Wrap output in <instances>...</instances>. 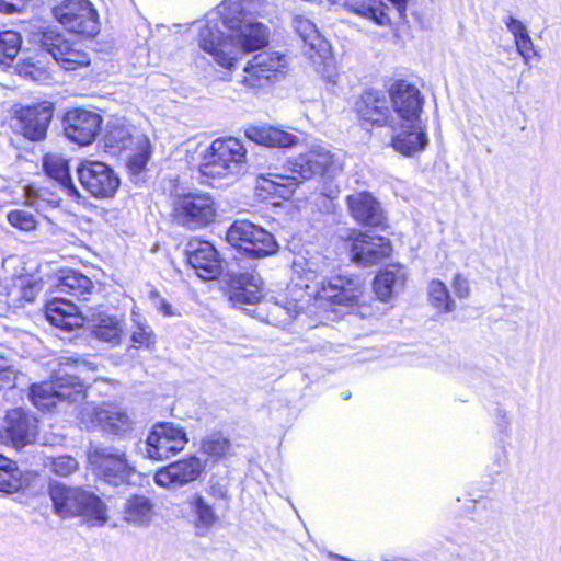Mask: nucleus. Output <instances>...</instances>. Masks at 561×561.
Listing matches in <instances>:
<instances>
[{
    "label": "nucleus",
    "instance_id": "1",
    "mask_svg": "<svg viewBox=\"0 0 561 561\" xmlns=\"http://www.w3.org/2000/svg\"><path fill=\"white\" fill-rule=\"evenodd\" d=\"M265 0H227L208 15L199 31V47L224 68L231 69L237 53H251L268 43V28L255 20Z\"/></svg>",
    "mask_w": 561,
    "mask_h": 561
},
{
    "label": "nucleus",
    "instance_id": "2",
    "mask_svg": "<svg viewBox=\"0 0 561 561\" xmlns=\"http://www.w3.org/2000/svg\"><path fill=\"white\" fill-rule=\"evenodd\" d=\"M342 170V164L325 148H317L287 161L282 167V171L276 165H268L266 171L257 174L262 190L283 196L277 187L286 190L285 193H293L294 190L304 181L310 180L316 175L333 176Z\"/></svg>",
    "mask_w": 561,
    "mask_h": 561
},
{
    "label": "nucleus",
    "instance_id": "3",
    "mask_svg": "<svg viewBox=\"0 0 561 561\" xmlns=\"http://www.w3.org/2000/svg\"><path fill=\"white\" fill-rule=\"evenodd\" d=\"M46 318L51 325L64 331H72L91 323L94 335L110 343H118L123 333L122 321L115 316L106 314L101 308L83 311L65 298H54L46 305Z\"/></svg>",
    "mask_w": 561,
    "mask_h": 561
},
{
    "label": "nucleus",
    "instance_id": "4",
    "mask_svg": "<svg viewBox=\"0 0 561 561\" xmlns=\"http://www.w3.org/2000/svg\"><path fill=\"white\" fill-rule=\"evenodd\" d=\"M60 368L50 381L34 383L30 389V399L42 411H51L58 405L79 403L84 400L85 392L79 377L66 368L73 367L76 373L85 367V362L72 356L59 359Z\"/></svg>",
    "mask_w": 561,
    "mask_h": 561
},
{
    "label": "nucleus",
    "instance_id": "5",
    "mask_svg": "<svg viewBox=\"0 0 561 561\" xmlns=\"http://www.w3.org/2000/svg\"><path fill=\"white\" fill-rule=\"evenodd\" d=\"M48 493L54 513L64 519L81 516L96 525L107 520L105 503L92 491L53 481Z\"/></svg>",
    "mask_w": 561,
    "mask_h": 561
},
{
    "label": "nucleus",
    "instance_id": "6",
    "mask_svg": "<svg viewBox=\"0 0 561 561\" xmlns=\"http://www.w3.org/2000/svg\"><path fill=\"white\" fill-rule=\"evenodd\" d=\"M247 149L237 138H217L201 153L203 176L224 179L247 172Z\"/></svg>",
    "mask_w": 561,
    "mask_h": 561
},
{
    "label": "nucleus",
    "instance_id": "7",
    "mask_svg": "<svg viewBox=\"0 0 561 561\" xmlns=\"http://www.w3.org/2000/svg\"><path fill=\"white\" fill-rule=\"evenodd\" d=\"M88 461L100 479L115 486L131 483V478L136 474L126 453L114 446L90 447Z\"/></svg>",
    "mask_w": 561,
    "mask_h": 561
},
{
    "label": "nucleus",
    "instance_id": "8",
    "mask_svg": "<svg viewBox=\"0 0 561 561\" xmlns=\"http://www.w3.org/2000/svg\"><path fill=\"white\" fill-rule=\"evenodd\" d=\"M217 208L209 194L187 193L173 199L172 217L179 226L196 230L216 220Z\"/></svg>",
    "mask_w": 561,
    "mask_h": 561
},
{
    "label": "nucleus",
    "instance_id": "9",
    "mask_svg": "<svg viewBox=\"0 0 561 561\" xmlns=\"http://www.w3.org/2000/svg\"><path fill=\"white\" fill-rule=\"evenodd\" d=\"M226 239L233 248L257 259L275 254L278 250L274 236L249 220H236L228 228Z\"/></svg>",
    "mask_w": 561,
    "mask_h": 561
},
{
    "label": "nucleus",
    "instance_id": "10",
    "mask_svg": "<svg viewBox=\"0 0 561 561\" xmlns=\"http://www.w3.org/2000/svg\"><path fill=\"white\" fill-rule=\"evenodd\" d=\"M51 14L70 33L93 37L100 31L99 14L89 0H62Z\"/></svg>",
    "mask_w": 561,
    "mask_h": 561
},
{
    "label": "nucleus",
    "instance_id": "11",
    "mask_svg": "<svg viewBox=\"0 0 561 561\" xmlns=\"http://www.w3.org/2000/svg\"><path fill=\"white\" fill-rule=\"evenodd\" d=\"M364 296V282L359 276L336 275L322 279L314 294L319 304L353 308L359 306Z\"/></svg>",
    "mask_w": 561,
    "mask_h": 561
},
{
    "label": "nucleus",
    "instance_id": "12",
    "mask_svg": "<svg viewBox=\"0 0 561 561\" xmlns=\"http://www.w3.org/2000/svg\"><path fill=\"white\" fill-rule=\"evenodd\" d=\"M188 439L182 427L173 423H158L144 442L141 453L146 458L161 461L182 451Z\"/></svg>",
    "mask_w": 561,
    "mask_h": 561
},
{
    "label": "nucleus",
    "instance_id": "13",
    "mask_svg": "<svg viewBox=\"0 0 561 561\" xmlns=\"http://www.w3.org/2000/svg\"><path fill=\"white\" fill-rule=\"evenodd\" d=\"M82 187L95 198H111L117 192L121 180L106 163L84 160L77 168Z\"/></svg>",
    "mask_w": 561,
    "mask_h": 561
},
{
    "label": "nucleus",
    "instance_id": "14",
    "mask_svg": "<svg viewBox=\"0 0 561 561\" xmlns=\"http://www.w3.org/2000/svg\"><path fill=\"white\" fill-rule=\"evenodd\" d=\"M39 45L66 70H73L90 62L89 55L82 48V43L69 41L55 30L44 31L39 35Z\"/></svg>",
    "mask_w": 561,
    "mask_h": 561
},
{
    "label": "nucleus",
    "instance_id": "15",
    "mask_svg": "<svg viewBox=\"0 0 561 561\" xmlns=\"http://www.w3.org/2000/svg\"><path fill=\"white\" fill-rule=\"evenodd\" d=\"M37 434V420L28 411L23 408L7 411L0 426V439L3 444L21 449L33 444Z\"/></svg>",
    "mask_w": 561,
    "mask_h": 561
},
{
    "label": "nucleus",
    "instance_id": "16",
    "mask_svg": "<svg viewBox=\"0 0 561 561\" xmlns=\"http://www.w3.org/2000/svg\"><path fill=\"white\" fill-rule=\"evenodd\" d=\"M54 114L51 104H36L18 110L14 116V130L31 141L46 138Z\"/></svg>",
    "mask_w": 561,
    "mask_h": 561
},
{
    "label": "nucleus",
    "instance_id": "17",
    "mask_svg": "<svg viewBox=\"0 0 561 561\" xmlns=\"http://www.w3.org/2000/svg\"><path fill=\"white\" fill-rule=\"evenodd\" d=\"M81 424L85 430L101 427L112 434H121L130 427V420L126 412L112 405L85 404L80 411Z\"/></svg>",
    "mask_w": 561,
    "mask_h": 561
},
{
    "label": "nucleus",
    "instance_id": "18",
    "mask_svg": "<svg viewBox=\"0 0 561 561\" xmlns=\"http://www.w3.org/2000/svg\"><path fill=\"white\" fill-rule=\"evenodd\" d=\"M228 277V296L236 308L245 309L261 301L263 282L259 274L230 271Z\"/></svg>",
    "mask_w": 561,
    "mask_h": 561
},
{
    "label": "nucleus",
    "instance_id": "19",
    "mask_svg": "<svg viewBox=\"0 0 561 561\" xmlns=\"http://www.w3.org/2000/svg\"><path fill=\"white\" fill-rule=\"evenodd\" d=\"M102 118L99 114L82 110L73 108L66 113L62 125L65 136L80 146L90 145L96 137Z\"/></svg>",
    "mask_w": 561,
    "mask_h": 561
},
{
    "label": "nucleus",
    "instance_id": "20",
    "mask_svg": "<svg viewBox=\"0 0 561 561\" xmlns=\"http://www.w3.org/2000/svg\"><path fill=\"white\" fill-rule=\"evenodd\" d=\"M204 471V465L196 456L171 462L154 473L156 484L165 489H178L196 481Z\"/></svg>",
    "mask_w": 561,
    "mask_h": 561
},
{
    "label": "nucleus",
    "instance_id": "21",
    "mask_svg": "<svg viewBox=\"0 0 561 561\" xmlns=\"http://www.w3.org/2000/svg\"><path fill=\"white\" fill-rule=\"evenodd\" d=\"M287 66V58L284 54L263 51L255 55L244 67L245 76L243 83L250 88L264 87L276 78L278 72Z\"/></svg>",
    "mask_w": 561,
    "mask_h": 561
},
{
    "label": "nucleus",
    "instance_id": "22",
    "mask_svg": "<svg viewBox=\"0 0 561 561\" xmlns=\"http://www.w3.org/2000/svg\"><path fill=\"white\" fill-rule=\"evenodd\" d=\"M389 93L393 110L401 123L421 122L423 98L415 85L403 80L397 81L390 88Z\"/></svg>",
    "mask_w": 561,
    "mask_h": 561
},
{
    "label": "nucleus",
    "instance_id": "23",
    "mask_svg": "<svg viewBox=\"0 0 561 561\" xmlns=\"http://www.w3.org/2000/svg\"><path fill=\"white\" fill-rule=\"evenodd\" d=\"M187 262L203 279H214L221 273V262L218 252L211 243L192 240L186 249Z\"/></svg>",
    "mask_w": 561,
    "mask_h": 561
},
{
    "label": "nucleus",
    "instance_id": "24",
    "mask_svg": "<svg viewBox=\"0 0 561 561\" xmlns=\"http://www.w3.org/2000/svg\"><path fill=\"white\" fill-rule=\"evenodd\" d=\"M392 251L388 239L379 236L359 234L352 243V257L362 266H371L388 257Z\"/></svg>",
    "mask_w": 561,
    "mask_h": 561
},
{
    "label": "nucleus",
    "instance_id": "25",
    "mask_svg": "<svg viewBox=\"0 0 561 561\" xmlns=\"http://www.w3.org/2000/svg\"><path fill=\"white\" fill-rule=\"evenodd\" d=\"M357 112L360 118L376 125L389 124L396 131V121L391 116L387 99L380 91L370 90L363 93L357 103Z\"/></svg>",
    "mask_w": 561,
    "mask_h": 561
},
{
    "label": "nucleus",
    "instance_id": "26",
    "mask_svg": "<svg viewBox=\"0 0 561 561\" xmlns=\"http://www.w3.org/2000/svg\"><path fill=\"white\" fill-rule=\"evenodd\" d=\"M428 138L421 122L400 123V130L391 139L393 149L405 157H413L423 151Z\"/></svg>",
    "mask_w": 561,
    "mask_h": 561
},
{
    "label": "nucleus",
    "instance_id": "27",
    "mask_svg": "<svg viewBox=\"0 0 561 561\" xmlns=\"http://www.w3.org/2000/svg\"><path fill=\"white\" fill-rule=\"evenodd\" d=\"M347 205L353 218L362 225L378 227L383 221L379 202L367 192L348 195Z\"/></svg>",
    "mask_w": 561,
    "mask_h": 561
},
{
    "label": "nucleus",
    "instance_id": "28",
    "mask_svg": "<svg viewBox=\"0 0 561 561\" xmlns=\"http://www.w3.org/2000/svg\"><path fill=\"white\" fill-rule=\"evenodd\" d=\"M405 282V267L399 264H391L376 275L374 290L379 300L388 301L403 290Z\"/></svg>",
    "mask_w": 561,
    "mask_h": 561
},
{
    "label": "nucleus",
    "instance_id": "29",
    "mask_svg": "<svg viewBox=\"0 0 561 561\" xmlns=\"http://www.w3.org/2000/svg\"><path fill=\"white\" fill-rule=\"evenodd\" d=\"M45 173L56 181L64 193L73 201H80L81 194L70 176L68 161L59 154H46L43 158Z\"/></svg>",
    "mask_w": 561,
    "mask_h": 561
},
{
    "label": "nucleus",
    "instance_id": "30",
    "mask_svg": "<svg viewBox=\"0 0 561 561\" xmlns=\"http://www.w3.org/2000/svg\"><path fill=\"white\" fill-rule=\"evenodd\" d=\"M347 11L353 12L378 26H390L389 7L382 0H345Z\"/></svg>",
    "mask_w": 561,
    "mask_h": 561
},
{
    "label": "nucleus",
    "instance_id": "31",
    "mask_svg": "<svg viewBox=\"0 0 561 561\" xmlns=\"http://www.w3.org/2000/svg\"><path fill=\"white\" fill-rule=\"evenodd\" d=\"M245 136L264 147L288 148L297 142L295 135L272 126H251L245 130Z\"/></svg>",
    "mask_w": 561,
    "mask_h": 561
},
{
    "label": "nucleus",
    "instance_id": "32",
    "mask_svg": "<svg viewBox=\"0 0 561 561\" xmlns=\"http://www.w3.org/2000/svg\"><path fill=\"white\" fill-rule=\"evenodd\" d=\"M297 302L285 299L284 301H265L260 308V316L267 323L285 328L297 317Z\"/></svg>",
    "mask_w": 561,
    "mask_h": 561
},
{
    "label": "nucleus",
    "instance_id": "33",
    "mask_svg": "<svg viewBox=\"0 0 561 561\" xmlns=\"http://www.w3.org/2000/svg\"><path fill=\"white\" fill-rule=\"evenodd\" d=\"M191 522L193 523L197 535H205L218 520V516L213 507L199 494H193L187 500Z\"/></svg>",
    "mask_w": 561,
    "mask_h": 561
},
{
    "label": "nucleus",
    "instance_id": "34",
    "mask_svg": "<svg viewBox=\"0 0 561 561\" xmlns=\"http://www.w3.org/2000/svg\"><path fill=\"white\" fill-rule=\"evenodd\" d=\"M56 289L79 300H88L94 289L92 280L77 271H68L58 278Z\"/></svg>",
    "mask_w": 561,
    "mask_h": 561
},
{
    "label": "nucleus",
    "instance_id": "35",
    "mask_svg": "<svg viewBox=\"0 0 561 561\" xmlns=\"http://www.w3.org/2000/svg\"><path fill=\"white\" fill-rule=\"evenodd\" d=\"M293 27L310 50H313L319 55L322 51H325L328 43L323 39L316 28V25L309 19L300 15L295 16L293 19Z\"/></svg>",
    "mask_w": 561,
    "mask_h": 561
},
{
    "label": "nucleus",
    "instance_id": "36",
    "mask_svg": "<svg viewBox=\"0 0 561 561\" xmlns=\"http://www.w3.org/2000/svg\"><path fill=\"white\" fill-rule=\"evenodd\" d=\"M293 268L300 277L312 282L329 268V261L318 253L309 257L299 254L293 261Z\"/></svg>",
    "mask_w": 561,
    "mask_h": 561
},
{
    "label": "nucleus",
    "instance_id": "37",
    "mask_svg": "<svg viewBox=\"0 0 561 561\" xmlns=\"http://www.w3.org/2000/svg\"><path fill=\"white\" fill-rule=\"evenodd\" d=\"M427 297L430 305L439 313H450L457 308L447 285L439 279H432L428 283Z\"/></svg>",
    "mask_w": 561,
    "mask_h": 561
},
{
    "label": "nucleus",
    "instance_id": "38",
    "mask_svg": "<svg viewBox=\"0 0 561 561\" xmlns=\"http://www.w3.org/2000/svg\"><path fill=\"white\" fill-rule=\"evenodd\" d=\"M124 513L129 523L148 524L152 517V504L148 497L135 495L126 502Z\"/></svg>",
    "mask_w": 561,
    "mask_h": 561
},
{
    "label": "nucleus",
    "instance_id": "39",
    "mask_svg": "<svg viewBox=\"0 0 561 561\" xmlns=\"http://www.w3.org/2000/svg\"><path fill=\"white\" fill-rule=\"evenodd\" d=\"M21 485V471L16 462L0 454V492L14 493Z\"/></svg>",
    "mask_w": 561,
    "mask_h": 561
},
{
    "label": "nucleus",
    "instance_id": "40",
    "mask_svg": "<svg viewBox=\"0 0 561 561\" xmlns=\"http://www.w3.org/2000/svg\"><path fill=\"white\" fill-rule=\"evenodd\" d=\"M21 35L14 31L0 32V69L9 68L21 49Z\"/></svg>",
    "mask_w": 561,
    "mask_h": 561
},
{
    "label": "nucleus",
    "instance_id": "41",
    "mask_svg": "<svg viewBox=\"0 0 561 561\" xmlns=\"http://www.w3.org/2000/svg\"><path fill=\"white\" fill-rule=\"evenodd\" d=\"M44 466L59 477H68L79 469L78 460L70 455L46 457Z\"/></svg>",
    "mask_w": 561,
    "mask_h": 561
},
{
    "label": "nucleus",
    "instance_id": "42",
    "mask_svg": "<svg viewBox=\"0 0 561 561\" xmlns=\"http://www.w3.org/2000/svg\"><path fill=\"white\" fill-rule=\"evenodd\" d=\"M9 224L24 232L33 231L37 228V220L35 216L26 209H13L7 215Z\"/></svg>",
    "mask_w": 561,
    "mask_h": 561
},
{
    "label": "nucleus",
    "instance_id": "43",
    "mask_svg": "<svg viewBox=\"0 0 561 561\" xmlns=\"http://www.w3.org/2000/svg\"><path fill=\"white\" fill-rule=\"evenodd\" d=\"M230 443L227 438L220 435H210L202 443V450L204 454L213 457L220 458L228 451Z\"/></svg>",
    "mask_w": 561,
    "mask_h": 561
},
{
    "label": "nucleus",
    "instance_id": "44",
    "mask_svg": "<svg viewBox=\"0 0 561 561\" xmlns=\"http://www.w3.org/2000/svg\"><path fill=\"white\" fill-rule=\"evenodd\" d=\"M131 145L130 134L123 127L112 128L106 134V146L117 150H125Z\"/></svg>",
    "mask_w": 561,
    "mask_h": 561
},
{
    "label": "nucleus",
    "instance_id": "45",
    "mask_svg": "<svg viewBox=\"0 0 561 561\" xmlns=\"http://www.w3.org/2000/svg\"><path fill=\"white\" fill-rule=\"evenodd\" d=\"M131 341L137 347H149L153 343V331L149 325L136 322V328L131 334Z\"/></svg>",
    "mask_w": 561,
    "mask_h": 561
},
{
    "label": "nucleus",
    "instance_id": "46",
    "mask_svg": "<svg viewBox=\"0 0 561 561\" xmlns=\"http://www.w3.org/2000/svg\"><path fill=\"white\" fill-rule=\"evenodd\" d=\"M16 378V371L9 364L8 359L0 355V391L12 388Z\"/></svg>",
    "mask_w": 561,
    "mask_h": 561
},
{
    "label": "nucleus",
    "instance_id": "47",
    "mask_svg": "<svg viewBox=\"0 0 561 561\" xmlns=\"http://www.w3.org/2000/svg\"><path fill=\"white\" fill-rule=\"evenodd\" d=\"M451 287L455 296L459 299H467L471 294L469 280L462 274H456L454 276Z\"/></svg>",
    "mask_w": 561,
    "mask_h": 561
},
{
    "label": "nucleus",
    "instance_id": "48",
    "mask_svg": "<svg viewBox=\"0 0 561 561\" xmlns=\"http://www.w3.org/2000/svg\"><path fill=\"white\" fill-rule=\"evenodd\" d=\"M518 54L523 57L525 64H528L531 56L536 54L534 43L529 34L515 42Z\"/></svg>",
    "mask_w": 561,
    "mask_h": 561
},
{
    "label": "nucleus",
    "instance_id": "49",
    "mask_svg": "<svg viewBox=\"0 0 561 561\" xmlns=\"http://www.w3.org/2000/svg\"><path fill=\"white\" fill-rule=\"evenodd\" d=\"M507 30L513 34L515 42L528 35V30L519 20L508 16L505 20Z\"/></svg>",
    "mask_w": 561,
    "mask_h": 561
},
{
    "label": "nucleus",
    "instance_id": "50",
    "mask_svg": "<svg viewBox=\"0 0 561 561\" xmlns=\"http://www.w3.org/2000/svg\"><path fill=\"white\" fill-rule=\"evenodd\" d=\"M150 299L152 304H154L156 308L165 317H174L179 316V313L173 309V307L160 297L158 291L150 293Z\"/></svg>",
    "mask_w": 561,
    "mask_h": 561
},
{
    "label": "nucleus",
    "instance_id": "51",
    "mask_svg": "<svg viewBox=\"0 0 561 561\" xmlns=\"http://www.w3.org/2000/svg\"><path fill=\"white\" fill-rule=\"evenodd\" d=\"M149 158H150L149 151L144 149L140 152H138L129 158L128 167L130 168V170L133 172L139 173L145 169Z\"/></svg>",
    "mask_w": 561,
    "mask_h": 561
},
{
    "label": "nucleus",
    "instance_id": "52",
    "mask_svg": "<svg viewBox=\"0 0 561 561\" xmlns=\"http://www.w3.org/2000/svg\"><path fill=\"white\" fill-rule=\"evenodd\" d=\"M25 0H0V12L14 13L22 9Z\"/></svg>",
    "mask_w": 561,
    "mask_h": 561
},
{
    "label": "nucleus",
    "instance_id": "53",
    "mask_svg": "<svg viewBox=\"0 0 561 561\" xmlns=\"http://www.w3.org/2000/svg\"><path fill=\"white\" fill-rule=\"evenodd\" d=\"M38 285L37 284H32L27 287H24L23 288V297L27 300V301H33L34 298H35V295L37 294L38 291Z\"/></svg>",
    "mask_w": 561,
    "mask_h": 561
},
{
    "label": "nucleus",
    "instance_id": "54",
    "mask_svg": "<svg viewBox=\"0 0 561 561\" xmlns=\"http://www.w3.org/2000/svg\"><path fill=\"white\" fill-rule=\"evenodd\" d=\"M211 493H213L215 496L219 497V499H224V497L226 496V493H227V492H226V490H225V489H222V488H220V486H219V488L211 486Z\"/></svg>",
    "mask_w": 561,
    "mask_h": 561
},
{
    "label": "nucleus",
    "instance_id": "55",
    "mask_svg": "<svg viewBox=\"0 0 561 561\" xmlns=\"http://www.w3.org/2000/svg\"><path fill=\"white\" fill-rule=\"evenodd\" d=\"M48 203L53 207H58L59 206V199H57V198H51V199L48 201Z\"/></svg>",
    "mask_w": 561,
    "mask_h": 561
},
{
    "label": "nucleus",
    "instance_id": "56",
    "mask_svg": "<svg viewBox=\"0 0 561 561\" xmlns=\"http://www.w3.org/2000/svg\"><path fill=\"white\" fill-rule=\"evenodd\" d=\"M350 398H351V392L350 391H345V392L342 393V399L343 400H347Z\"/></svg>",
    "mask_w": 561,
    "mask_h": 561
}]
</instances>
